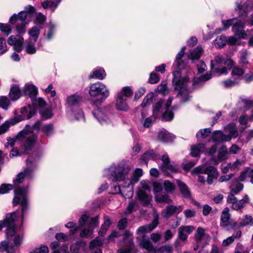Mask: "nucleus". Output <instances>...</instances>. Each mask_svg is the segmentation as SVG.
<instances>
[{"label":"nucleus","mask_w":253,"mask_h":253,"mask_svg":"<svg viewBox=\"0 0 253 253\" xmlns=\"http://www.w3.org/2000/svg\"><path fill=\"white\" fill-rule=\"evenodd\" d=\"M130 168L124 164L111 166L104 170V175L112 181H123L125 183Z\"/></svg>","instance_id":"nucleus-1"},{"label":"nucleus","mask_w":253,"mask_h":253,"mask_svg":"<svg viewBox=\"0 0 253 253\" xmlns=\"http://www.w3.org/2000/svg\"><path fill=\"white\" fill-rule=\"evenodd\" d=\"M36 11L35 8L31 5L25 7V10L19 13L18 15L14 14L10 19L11 24H15L16 30L19 34L25 33V27L28 24L29 20L27 19L28 14H33Z\"/></svg>","instance_id":"nucleus-2"},{"label":"nucleus","mask_w":253,"mask_h":253,"mask_svg":"<svg viewBox=\"0 0 253 253\" xmlns=\"http://www.w3.org/2000/svg\"><path fill=\"white\" fill-rule=\"evenodd\" d=\"M176 74L178 75V72L173 73L174 76L172 83L175 85V89L179 90L177 97H179L182 102L184 103L189 99V96L186 84L189 81V78L185 77L179 78L176 76Z\"/></svg>","instance_id":"nucleus-3"},{"label":"nucleus","mask_w":253,"mask_h":253,"mask_svg":"<svg viewBox=\"0 0 253 253\" xmlns=\"http://www.w3.org/2000/svg\"><path fill=\"white\" fill-rule=\"evenodd\" d=\"M35 111L32 109L30 105L24 107L21 109V113L22 116H17L9 120L6 121L4 123L0 126V134L4 133L8 129L10 125H14L24 119L23 117L26 116L27 119L31 118L35 114Z\"/></svg>","instance_id":"nucleus-4"},{"label":"nucleus","mask_w":253,"mask_h":253,"mask_svg":"<svg viewBox=\"0 0 253 253\" xmlns=\"http://www.w3.org/2000/svg\"><path fill=\"white\" fill-rule=\"evenodd\" d=\"M17 213L18 211L8 213L4 220L0 221V231L3 227H6V238L8 240L10 237H12L16 233V226L15 221L17 218Z\"/></svg>","instance_id":"nucleus-5"},{"label":"nucleus","mask_w":253,"mask_h":253,"mask_svg":"<svg viewBox=\"0 0 253 253\" xmlns=\"http://www.w3.org/2000/svg\"><path fill=\"white\" fill-rule=\"evenodd\" d=\"M15 196L13 200L14 206L21 204L22 211V222L23 216L28 209L27 199L26 197V189L25 188L18 187L15 189Z\"/></svg>","instance_id":"nucleus-6"},{"label":"nucleus","mask_w":253,"mask_h":253,"mask_svg":"<svg viewBox=\"0 0 253 253\" xmlns=\"http://www.w3.org/2000/svg\"><path fill=\"white\" fill-rule=\"evenodd\" d=\"M89 94L92 97L100 96V100H105L109 95V92L105 85L97 82L90 85Z\"/></svg>","instance_id":"nucleus-7"},{"label":"nucleus","mask_w":253,"mask_h":253,"mask_svg":"<svg viewBox=\"0 0 253 253\" xmlns=\"http://www.w3.org/2000/svg\"><path fill=\"white\" fill-rule=\"evenodd\" d=\"M195 228L192 225H183L178 229L177 238L174 242V246L177 247L182 246L186 242L188 236L194 230Z\"/></svg>","instance_id":"nucleus-8"},{"label":"nucleus","mask_w":253,"mask_h":253,"mask_svg":"<svg viewBox=\"0 0 253 253\" xmlns=\"http://www.w3.org/2000/svg\"><path fill=\"white\" fill-rule=\"evenodd\" d=\"M19 139L23 138L24 142L23 147L26 150H30L35 145L37 140L36 135L29 132L27 130L23 129L17 135Z\"/></svg>","instance_id":"nucleus-9"},{"label":"nucleus","mask_w":253,"mask_h":253,"mask_svg":"<svg viewBox=\"0 0 253 253\" xmlns=\"http://www.w3.org/2000/svg\"><path fill=\"white\" fill-rule=\"evenodd\" d=\"M204 173L207 175V177H205L202 175H199L198 176V181L200 182H204L206 181V179H207V181L209 184H211L213 179L217 178L218 176V173L216 169L212 166L205 168L204 170Z\"/></svg>","instance_id":"nucleus-10"},{"label":"nucleus","mask_w":253,"mask_h":253,"mask_svg":"<svg viewBox=\"0 0 253 253\" xmlns=\"http://www.w3.org/2000/svg\"><path fill=\"white\" fill-rule=\"evenodd\" d=\"M159 217L156 214L152 222L148 225L140 226L136 230V234L143 237L146 233L150 232L156 228L159 223Z\"/></svg>","instance_id":"nucleus-11"},{"label":"nucleus","mask_w":253,"mask_h":253,"mask_svg":"<svg viewBox=\"0 0 253 253\" xmlns=\"http://www.w3.org/2000/svg\"><path fill=\"white\" fill-rule=\"evenodd\" d=\"M231 214L229 213V209L226 207L222 211V227L227 231L234 229L237 225L236 222L230 220Z\"/></svg>","instance_id":"nucleus-12"},{"label":"nucleus","mask_w":253,"mask_h":253,"mask_svg":"<svg viewBox=\"0 0 253 253\" xmlns=\"http://www.w3.org/2000/svg\"><path fill=\"white\" fill-rule=\"evenodd\" d=\"M162 169L166 172L176 173L179 172V167L174 164H170L169 157L168 155H164L162 157Z\"/></svg>","instance_id":"nucleus-13"},{"label":"nucleus","mask_w":253,"mask_h":253,"mask_svg":"<svg viewBox=\"0 0 253 253\" xmlns=\"http://www.w3.org/2000/svg\"><path fill=\"white\" fill-rule=\"evenodd\" d=\"M7 43L8 44L12 45L13 49L15 51L20 52L23 49L24 39L19 35L16 36L12 35L8 38Z\"/></svg>","instance_id":"nucleus-14"},{"label":"nucleus","mask_w":253,"mask_h":253,"mask_svg":"<svg viewBox=\"0 0 253 253\" xmlns=\"http://www.w3.org/2000/svg\"><path fill=\"white\" fill-rule=\"evenodd\" d=\"M210 236L205 232V230L199 227L195 234V240L199 246H204L210 240Z\"/></svg>","instance_id":"nucleus-15"},{"label":"nucleus","mask_w":253,"mask_h":253,"mask_svg":"<svg viewBox=\"0 0 253 253\" xmlns=\"http://www.w3.org/2000/svg\"><path fill=\"white\" fill-rule=\"evenodd\" d=\"M225 131H228L229 133L227 135L222 133V142L229 141L232 138H236L238 136L239 133L236 126L233 124L228 125L224 128Z\"/></svg>","instance_id":"nucleus-16"},{"label":"nucleus","mask_w":253,"mask_h":253,"mask_svg":"<svg viewBox=\"0 0 253 253\" xmlns=\"http://www.w3.org/2000/svg\"><path fill=\"white\" fill-rule=\"evenodd\" d=\"M31 164V161L30 158H28L27 160V165L28 168L24 170L23 172H20L17 176L16 179L14 180V183L16 185V183L20 184L23 181L24 178H30L31 174L33 171V169L30 168V165L29 163Z\"/></svg>","instance_id":"nucleus-17"},{"label":"nucleus","mask_w":253,"mask_h":253,"mask_svg":"<svg viewBox=\"0 0 253 253\" xmlns=\"http://www.w3.org/2000/svg\"><path fill=\"white\" fill-rule=\"evenodd\" d=\"M86 222L89 228L93 230L98 225V216H96L94 217L88 218L86 215H83L81 216L79 220V223L81 226H83Z\"/></svg>","instance_id":"nucleus-18"},{"label":"nucleus","mask_w":253,"mask_h":253,"mask_svg":"<svg viewBox=\"0 0 253 253\" xmlns=\"http://www.w3.org/2000/svg\"><path fill=\"white\" fill-rule=\"evenodd\" d=\"M241 150V148L237 144H233L228 150L225 145H222V161L230 158L231 154H236Z\"/></svg>","instance_id":"nucleus-19"},{"label":"nucleus","mask_w":253,"mask_h":253,"mask_svg":"<svg viewBox=\"0 0 253 253\" xmlns=\"http://www.w3.org/2000/svg\"><path fill=\"white\" fill-rule=\"evenodd\" d=\"M139 180V178L136 177L133 174V176L131 178H129V176L127 177L126 179L125 184L126 185L127 188V193L126 195L128 197V199L131 198L133 194V185L136 183Z\"/></svg>","instance_id":"nucleus-20"},{"label":"nucleus","mask_w":253,"mask_h":253,"mask_svg":"<svg viewBox=\"0 0 253 253\" xmlns=\"http://www.w3.org/2000/svg\"><path fill=\"white\" fill-rule=\"evenodd\" d=\"M83 101V97L77 93L68 96L66 100L68 107L71 109L73 107L78 106Z\"/></svg>","instance_id":"nucleus-21"},{"label":"nucleus","mask_w":253,"mask_h":253,"mask_svg":"<svg viewBox=\"0 0 253 253\" xmlns=\"http://www.w3.org/2000/svg\"><path fill=\"white\" fill-rule=\"evenodd\" d=\"M125 249H121L118 251V253H137V250L134 247L131 238L129 237L125 239Z\"/></svg>","instance_id":"nucleus-22"},{"label":"nucleus","mask_w":253,"mask_h":253,"mask_svg":"<svg viewBox=\"0 0 253 253\" xmlns=\"http://www.w3.org/2000/svg\"><path fill=\"white\" fill-rule=\"evenodd\" d=\"M244 24L242 22H237L233 24L232 30L235 35L238 37V39H245L247 34L243 29Z\"/></svg>","instance_id":"nucleus-23"},{"label":"nucleus","mask_w":253,"mask_h":253,"mask_svg":"<svg viewBox=\"0 0 253 253\" xmlns=\"http://www.w3.org/2000/svg\"><path fill=\"white\" fill-rule=\"evenodd\" d=\"M185 47H182L180 52L176 55V59L173 64L174 68H177L180 70L183 69L186 66V63L184 62L182 58L184 56Z\"/></svg>","instance_id":"nucleus-24"},{"label":"nucleus","mask_w":253,"mask_h":253,"mask_svg":"<svg viewBox=\"0 0 253 253\" xmlns=\"http://www.w3.org/2000/svg\"><path fill=\"white\" fill-rule=\"evenodd\" d=\"M92 114L98 121L102 125H108L110 121L106 115L104 114L103 111L100 109H97L92 112Z\"/></svg>","instance_id":"nucleus-25"},{"label":"nucleus","mask_w":253,"mask_h":253,"mask_svg":"<svg viewBox=\"0 0 253 253\" xmlns=\"http://www.w3.org/2000/svg\"><path fill=\"white\" fill-rule=\"evenodd\" d=\"M24 92L25 95H28L32 101L36 98L38 94V89L33 84L25 85L24 88Z\"/></svg>","instance_id":"nucleus-26"},{"label":"nucleus","mask_w":253,"mask_h":253,"mask_svg":"<svg viewBox=\"0 0 253 253\" xmlns=\"http://www.w3.org/2000/svg\"><path fill=\"white\" fill-rule=\"evenodd\" d=\"M183 210V206H179L176 207L173 205L168 206L165 210V216L166 218H169L172 214L180 213Z\"/></svg>","instance_id":"nucleus-27"},{"label":"nucleus","mask_w":253,"mask_h":253,"mask_svg":"<svg viewBox=\"0 0 253 253\" xmlns=\"http://www.w3.org/2000/svg\"><path fill=\"white\" fill-rule=\"evenodd\" d=\"M137 196L139 200L142 203L143 206H147L149 205L151 200V197L142 189H140L138 190Z\"/></svg>","instance_id":"nucleus-28"},{"label":"nucleus","mask_w":253,"mask_h":253,"mask_svg":"<svg viewBox=\"0 0 253 253\" xmlns=\"http://www.w3.org/2000/svg\"><path fill=\"white\" fill-rule=\"evenodd\" d=\"M211 70L214 73L221 74V57L217 56L215 58L211 60Z\"/></svg>","instance_id":"nucleus-29"},{"label":"nucleus","mask_w":253,"mask_h":253,"mask_svg":"<svg viewBox=\"0 0 253 253\" xmlns=\"http://www.w3.org/2000/svg\"><path fill=\"white\" fill-rule=\"evenodd\" d=\"M116 106L118 110L122 111H126L128 108L126 99L124 98L122 95H118L116 99Z\"/></svg>","instance_id":"nucleus-30"},{"label":"nucleus","mask_w":253,"mask_h":253,"mask_svg":"<svg viewBox=\"0 0 253 253\" xmlns=\"http://www.w3.org/2000/svg\"><path fill=\"white\" fill-rule=\"evenodd\" d=\"M106 76V73L104 69L102 68H97L93 70L92 73L91 74L88 78L89 79L95 78L98 80H102Z\"/></svg>","instance_id":"nucleus-31"},{"label":"nucleus","mask_w":253,"mask_h":253,"mask_svg":"<svg viewBox=\"0 0 253 253\" xmlns=\"http://www.w3.org/2000/svg\"><path fill=\"white\" fill-rule=\"evenodd\" d=\"M5 251L6 253H15V249L12 244L7 241H3L0 243V253Z\"/></svg>","instance_id":"nucleus-32"},{"label":"nucleus","mask_w":253,"mask_h":253,"mask_svg":"<svg viewBox=\"0 0 253 253\" xmlns=\"http://www.w3.org/2000/svg\"><path fill=\"white\" fill-rule=\"evenodd\" d=\"M222 62L225 65L224 67H222V74H227L231 69H233L235 65L234 61L230 58H227L224 61L222 60Z\"/></svg>","instance_id":"nucleus-33"},{"label":"nucleus","mask_w":253,"mask_h":253,"mask_svg":"<svg viewBox=\"0 0 253 253\" xmlns=\"http://www.w3.org/2000/svg\"><path fill=\"white\" fill-rule=\"evenodd\" d=\"M205 145L203 143L193 145L191 148V155L192 157H197L200 153L204 151Z\"/></svg>","instance_id":"nucleus-34"},{"label":"nucleus","mask_w":253,"mask_h":253,"mask_svg":"<svg viewBox=\"0 0 253 253\" xmlns=\"http://www.w3.org/2000/svg\"><path fill=\"white\" fill-rule=\"evenodd\" d=\"M177 184L179 188L182 195L185 197L189 198L190 197V193L187 185L179 180H177Z\"/></svg>","instance_id":"nucleus-35"},{"label":"nucleus","mask_w":253,"mask_h":253,"mask_svg":"<svg viewBox=\"0 0 253 253\" xmlns=\"http://www.w3.org/2000/svg\"><path fill=\"white\" fill-rule=\"evenodd\" d=\"M111 221L109 217L107 216H104V222L101 225L100 230L98 232L100 236H103L106 234L107 230L108 229L111 225Z\"/></svg>","instance_id":"nucleus-36"},{"label":"nucleus","mask_w":253,"mask_h":253,"mask_svg":"<svg viewBox=\"0 0 253 253\" xmlns=\"http://www.w3.org/2000/svg\"><path fill=\"white\" fill-rule=\"evenodd\" d=\"M21 96V92L18 86L14 85L11 88L9 92L10 99L15 101L17 100Z\"/></svg>","instance_id":"nucleus-37"},{"label":"nucleus","mask_w":253,"mask_h":253,"mask_svg":"<svg viewBox=\"0 0 253 253\" xmlns=\"http://www.w3.org/2000/svg\"><path fill=\"white\" fill-rule=\"evenodd\" d=\"M158 138L162 141L168 142L172 140L174 137L168 131H164L159 132Z\"/></svg>","instance_id":"nucleus-38"},{"label":"nucleus","mask_w":253,"mask_h":253,"mask_svg":"<svg viewBox=\"0 0 253 253\" xmlns=\"http://www.w3.org/2000/svg\"><path fill=\"white\" fill-rule=\"evenodd\" d=\"M25 48L26 53L28 54L36 53L37 49L34 43L30 41H26L25 42Z\"/></svg>","instance_id":"nucleus-39"},{"label":"nucleus","mask_w":253,"mask_h":253,"mask_svg":"<svg viewBox=\"0 0 253 253\" xmlns=\"http://www.w3.org/2000/svg\"><path fill=\"white\" fill-rule=\"evenodd\" d=\"M222 42H224V43L222 42L223 48L226 44L231 46L236 45L237 42V39L234 36L229 37L228 38L222 36Z\"/></svg>","instance_id":"nucleus-40"},{"label":"nucleus","mask_w":253,"mask_h":253,"mask_svg":"<svg viewBox=\"0 0 253 253\" xmlns=\"http://www.w3.org/2000/svg\"><path fill=\"white\" fill-rule=\"evenodd\" d=\"M103 239L102 237L97 236L95 239L93 240L90 243L89 248L90 250L99 247L103 245Z\"/></svg>","instance_id":"nucleus-41"},{"label":"nucleus","mask_w":253,"mask_h":253,"mask_svg":"<svg viewBox=\"0 0 253 253\" xmlns=\"http://www.w3.org/2000/svg\"><path fill=\"white\" fill-rule=\"evenodd\" d=\"M240 103L241 104L242 109L246 111L253 107V100L242 99Z\"/></svg>","instance_id":"nucleus-42"},{"label":"nucleus","mask_w":253,"mask_h":253,"mask_svg":"<svg viewBox=\"0 0 253 253\" xmlns=\"http://www.w3.org/2000/svg\"><path fill=\"white\" fill-rule=\"evenodd\" d=\"M202 53V48L198 46L191 52L190 58L192 60L198 59L200 58Z\"/></svg>","instance_id":"nucleus-43"},{"label":"nucleus","mask_w":253,"mask_h":253,"mask_svg":"<svg viewBox=\"0 0 253 253\" xmlns=\"http://www.w3.org/2000/svg\"><path fill=\"white\" fill-rule=\"evenodd\" d=\"M126 185L125 183H123V184L122 186L120 185H116L114 187V191L115 193L120 194L123 195L125 198H128L127 196L126 195L125 189H127Z\"/></svg>","instance_id":"nucleus-44"},{"label":"nucleus","mask_w":253,"mask_h":253,"mask_svg":"<svg viewBox=\"0 0 253 253\" xmlns=\"http://www.w3.org/2000/svg\"><path fill=\"white\" fill-rule=\"evenodd\" d=\"M138 208V203L136 201H132L129 202L125 213L126 214H130L133 211H136Z\"/></svg>","instance_id":"nucleus-45"},{"label":"nucleus","mask_w":253,"mask_h":253,"mask_svg":"<svg viewBox=\"0 0 253 253\" xmlns=\"http://www.w3.org/2000/svg\"><path fill=\"white\" fill-rule=\"evenodd\" d=\"M40 28L36 26L33 27L29 31V34L31 37L34 38V42L37 41L40 35Z\"/></svg>","instance_id":"nucleus-46"},{"label":"nucleus","mask_w":253,"mask_h":253,"mask_svg":"<svg viewBox=\"0 0 253 253\" xmlns=\"http://www.w3.org/2000/svg\"><path fill=\"white\" fill-rule=\"evenodd\" d=\"M140 245L143 248L149 252L154 250V246L149 240L143 239L140 242Z\"/></svg>","instance_id":"nucleus-47"},{"label":"nucleus","mask_w":253,"mask_h":253,"mask_svg":"<svg viewBox=\"0 0 253 253\" xmlns=\"http://www.w3.org/2000/svg\"><path fill=\"white\" fill-rule=\"evenodd\" d=\"M164 187L165 191L168 193H172L175 188V185L169 180L164 181Z\"/></svg>","instance_id":"nucleus-48"},{"label":"nucleus","mask_w":253,"mask_h":253,"mask_svg":"<svg viewBox=\"0 0 253 253\" xmlns=\"http://www.w3.org/2000/svg\"><path fill=\"white\" fill-rule=\"evenodd\" d=\"M42 131L47 136H49L52 134L53 131V127L52 124H47L41 127Z\"/></svg>","instance_id":"nucleus-49"},{"label":"nucleus","mask_w":253,"mask_h":253,"mask_svg":"<svg viewBox=\"0 0 253 253\" xmlns=\"http://www.w3.org/2000/svg\"><path fill=\"white\" fill-rule=\"evenodd\" d=\"M153 97L154 94L153 93L148 94L144 98L141 105L142 107H145L147 105L151 104L153 102Z\"/></svg>","instance_id":"nucleus-50"},{"label":"nucleus","mask_w":253,"mask_h":253,"mask_svg":"<svg viewBox=\"0 0 253 253\" xmlns=\"http://www.w3.org/2000/svg\"><path fill=\"white\" fill-rule=\"evenodd\" d=\"M118 95H122L124 98H126V97H130L132 95V91L129 87H125Z\"/></svg>","instance_id":"nucleus-51"},{"label":"nucleus","mask_w":253,"mask_h":253,"mask_svg":"<svg viewBox=\"0 0 253 253\" xmlns=\"http://www.w3.org/2000/svg\"><path fill=\"white\" fill-rule=\"evenodd\" d=\"M9 105V101L5 96H1L0 98V107L3 109H7Z\"/></svg>","instance_id":"nucleus-52"},{"label":"nucleus","mask_w":253,"mask_h":253,"mask_svg":"<svg viewBox=\"0 0 253 253\" xmlns=\"http://www.w3.org/2000/svg\"><path fill=\"white\" fill-rule=\"evenodd\" d=\"M246 205L244 204L243 200H238L237 199H236L234 204L232 205V208L234 210L238 211L243 208Z\"/></svg>","instance_id":"nucleus-53"},{"label":"nucleus","mask_w":253,"mask_h":253,"mask_svg":"<svg viewBox=\"0 0 253 253\" xmlns=\"http://www.w3.org/2000/svg\"><path fill=\"white\" fill-rule=\"evenodd\" d=\"M245 73L244 70L241 68L234 66L232 70V75L233 76L240 77L244 75Z\"/></svg>","instance_id":"nucleus-54"},{"label":"nucleus","mask_w":253,"mask_h":253,"mask_svg":"<svg viewBox=\"0 0 253 253\" xmlns=\"http://www.w3.org/2000/svg\"><path fill=\"white\" fill-rule=\"evenodd\" d=\"M243 164V162L239 160H237L235 162L233 163H228V168H230V170H235L236 169H238L239 167H240Z\"/></svg>","instance_id":"nucleus-55"},{"label":"nucleus","mask_w":253,"mask_h":253,"mask_svg":"<svg viewBox=\"0 0 253 253\" xmlns=\"http://www.w3.org/2000/svg\"><path fill=\"white\" fill-rule=\"evenodd\" d=\"M211 78V73L207 72L206 74L200 76L199 78H197V84L203 83Z\"/></svg>","instance_id":"nucleus-56"},{"label":"nucleus","mask_w":253,"mask_h":253,"mask_svg":"<svg viewBox=\"0 0 253 253\" xmlns=\"http://www.w3.org/2000/svg\"><path fill=\"white\" fill-rule=\"evenodd\" d=\"M249 171V169H245V170L241 172L238 178L235 179L236 182H243L245 181L246 178L248 177V173Z\"/></svg>","instance_id":"nucleus-57"},{"label":"nucleus","mask_w":253,"mask_h":253,"mask_svg":"<svg viewBox=\"0 0 253 253\" xmlns=\"http://www.w3.org/2000/svg\"><path fill=\"white\" fill-rule=\"evenodd\" d=\"M237 9L240 11V12H243L242 14L247 15L248 11V1L246 2L243 4H238Z\"/></svg>","instance_id":"nucleus-58"},{"label":"nucleus","mask_w":253,"mask_h":253,"mask_svg":"<svg viewBox=\"0 0 253 253\" xmlns=\"http://www.w3.org/2000/svg\"><path fill=\"white\" fill-rule=\"evenodd\" d=\"M7 50L5 39L0 38V54H3Z\"/></svg>","instance_id":"nucleus-59"},{"label":"nucleus","mask_w":253,"mask_h":253,"mask_svg":"<svg viewBox=\"0 0 253 253\" xmlns=\"http://www.w3.org/2000/svg\"><path fill=\"white\" fill-rule=\"evenodd\" d=\"M0 30L8 36L11 33V28L6 24L0 23Z\"/></svg>","instance_id":"nucleus-60"},{"label":"nucleus","mask_w":253,"mask_h":253,"mask_svg":"<svg viewBox=\"0 0 253 253\" xmlns=\"http://www.w3.org/2000/svg\"><path fill=\"white\" fill-rule=\"evenodd\" d=\"M157 117H156V116H154V115H153L152 116L146 118L144 121V124H143L144 126L145 127H150L152 125L153 122H155Z\"/></svg>","instance_id":"nucleus-61"},{"label":"nucleus","mask_w":253,"mask_h":253,"mask_svg":"<svg viewBox=\"0 0 253 253\" xmlns=\"http://www.w3.org/2000/svg\"><path fill=\"white\" fill-rule=\"evenodd\" d=\"M160 81V77L155 73H151L149 79V83L151 84H156Z\"/></svg>","instance_id":"nucleus-62"},{"label":"nucleus","mask_w":253,"mask_h":253,"mask_svg":"<svg viewBox=\"0 0 253 253\" xmlns=\"http://www.w3.org/2000/svg\"><path fill=\"white\" fill-rule=\"evenodd\" d=\"M173 118V113L172 111L166 110L163 114V119L166 121H170Z\"/></svg>","instance_id":"nucleus-63"},{"label":"nucleus","mask_w":253,"mask_h":253,"mask_svg":"<svg viewBox=\"0 0 253 253\" xmlns=\"http://www.w3.org/2000/svg\"><path fill=\"white\" fill-rule=\"evenodd\" d=\"M48 249L47 247L42 246L39 248H36L31 252L30 253H48Z\"/></svg>","instance_id":"nucleus-64"}]
</instances>
